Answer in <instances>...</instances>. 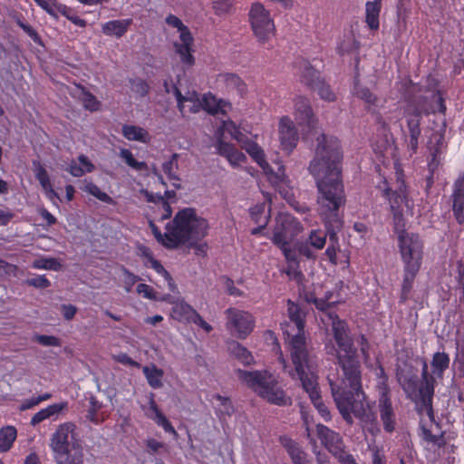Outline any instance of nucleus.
Returning <instances> with one entry per match:
<instances>
[{
	"label": "nucleus",
	"instance_id": "obj_55",
	"mask_svg": "<svg viewBox=\"0 0 464 464\" xmlns=\"http://www.w3.org/2000/svg\"><path fill=\"white\" fill-rule=\"evenodd\" d=\"M84 191L95 197L102 202L107 204H112L113 199L106 192L101 190V188L93 182H88L84 187Z\"/></svg>",
	"mask_w": 464,
	"mask_h": 464
},
{
	"label": "nucleus",
	"instance_id": "obj_15",
	"mask_svg": "<svg viewBox=\"0 0 464 464\" xmlns=\"http://www.w3.org/2000/svg\"><path fill=\"white\" fill-rule=\"evenodd\" d=\"M249 21L254 34L260 43L269 40L275 34L276 26L270 13L260 3H254L249 10Z\"/></svg>",
	"mask_w": 464,
	"mask_h": 464
},
{
	"label": "nucleus",
	"instance_id": "obj_2",
	"mask_svg": "<svg viewBox=\"0 0 464 464\" xmlns=\"http://www.w3.org/2000/svg\"><path fill=\"white\" fill-rule=\"evenodd\" d=\"M341 369L340 382H330L332 394L343 420L353 423L352 414L362 420L367 415L366 394L362 389V364L358 350L336 355Z\"/></svg>",
	"mask_w": 464,
	"mask_h": 464
},
{
	"label": "nucleus",
	"instance_id": "obj_50",
	"mask_svg": "<svg viewBox=\"0 0 464 464\" xmlns=\"http://www.w3.org/2000/svg\"><path fill=\"white\" fill-rule=\"evenodd\" d=\"M120 157L125 161V163L131 169L141 171L148 169L147 163L144 161H139L128 149H121Z\"/></svg>",
	"mask_w": 464,
	"mask_h": 464
},
{
	"label": "nucleus",
	"instance_id": "obj_58",
	"mask_svg": "<svg viewBox=\"0 0 464 464\" xmlns=\"http://www.w3.org/2000/svg\"><path fill=\"white\" fill-rule=\"evenodd\" d=\"M321 99L326 102H334L336 98L335 93L331 89V86L325 82L324 79L320 81V83L316 86L315 90Z\"/></svg>",
	"mask_w": 464,
	"mask_h": 464
},
{
	"label": "nucleus",
	"instance_id": "obj_49",
	"mask_svg": "<svg viewBox=\"0 0 464 464\" xmlns=\"http://www.w3.org/2000/svg\"><path fill=\"white\" fill-rule=\"evenodd\" d=\"M295 116H314L310 100L302 95L295 99Z\"/></svg>",
	"mask_w": 464,
	"mask_h": 464
},
{
	"label": "nucleus",
	"instance_id": "obj_40",
	"mask_svg": "<svg viewBox=\"0 0 464 464\" xmlns=\"http://www.w3.org/2000/svg\"><path fill=\"white\" fill-rule=\"evenodd\" d=\"M213 398L219 401V404L215 409V412L219 420L232 416L235 412V407L229 397L217 393L213 395Z\"/></svg>",
	"mask_w": 464,
	"mask_h": 464
},
{
	"label": "nucleus",
	"instance_id": "obj_59",
	"mask_svg": "<svg viewBox=\"0 0 464 464\" xmlns=\"http://www.w3.org/2000/svg\"><path fill=\"white\" fill-rule=\"evenodd\" d=\"M35 4L44 10L49 15L57 18L56 8L59 5L58 0H34Z\"/></svg>",
	"mask_w": 464,
	"mask_h": 464
},
{
	"label": "nucleus",
	"instance_id": "obj_17",
	"mask_svg": "<svg viewBox=\"0 0 464 464\" xmlns=\"http://www.w3.org/2000/svg\"><path fill=\"white\" fill-rule=\"evenodd\" d=\"M227 329L238 339H246L255 328V317L247 311L229 307L225 311Z\"/></svg>",
	"mask_w": 464,
	"mask_h": 464
},
{
	"label": "nucleus",
	"instance_id": "obj_12",
	"mask_svg": "<svg viewBox=\"0 0 464 464\" xmlns=\"http://www.w3.org/2000/svg\"><path fill=\"white\" fill-rule=\"evenodd\" d=\"M378 188L382 190V196L389 202L394 230L405 227L404 208L411 209L413 207L412 200L409 198L405 181L398 179L397 187L395 189H392L388 185L387 179L383 178Z\"/></svg>",
	"mask_w": 464,
	"mask_h": 464
},
{
	"label": "nucleus",
	"instance_id": "obj_26",
	"mask_svg": "<svg viewBox=\"0 0 464 464\" xmlns=\"http://www.w3.org/2000/svg\"><path fill=\"white\" fill-rule=\"evenodd\" d=\"M451 210L457 221L463 220L464 215V175H459L452 185L450 195Z\"/></svg>",
	"mask_w": 464,
	"mask_h": 464
},
{
	"label": "nucleus",
	"instance_id": "obj_48",
	"mask_svg": "<svg viewBox=\"0 0 464 464\" xmlns=\"http://www.w3.org/2000/svg\"><path fill=\"white\" fill-rule=\"evenodd\" d=\"M420 436L423 440H425L428 443H430L434 446H437L438 448L444 447L446 444L445 438L443 433L440 435H435L431 432L430 430L426 428L423 424L420 423Z\"/></svg>",
	"mask_w": 464,
	"mask_h": 464
},
{
	"label": "nucleus",
	"instance_id": "obj_44",
	"mask_svg": "<svg viewBox=\"0 0 464 464\" xmlns=\"http://www.w3.org/2000/svg\"><path fill=\"white\" fill-rule=\"evenodd\" d=\"M150 230L154 236V237L157 239V241L164 246L165 247L169 249H174L172 247V245H170L169 239L172 238V236L170 235L171 232V227L170 222H169L166 225V231L164 233H161L160 229L155 225V223L152 220H150L149 222Z\"/></svg>",
	"mask_w": 464,
	"mask_h": 464
},
{
	"label": "nucleus",
	"instance_id": "obj_34",
	"mask_svg": "<svg viewBox=\"0 0 464 464\" xmlns=\"http://www.w3.org/2000/svg\"><path fill=\"white\" fill-rule=\"evenodd\" d=\"M293 242H285L284 244L275 245L278 247L283 256L285 258V261L288 264V268L295 269L299 266L300 260L298 255V249L296 243L293 246Z\"/></svg>",
	"mask_w": 464,
	"mask_h": 464
},
{
	"label": "nucleus",
	"instance_id": "obj_46",
	"mask_svg": "<svg viewBox=\"0 0 464 464\" xmlns=\"http://www.w3.org/2000/svg\"><path fill=\"white\" fill-rule=\"evenodd\" d=\"M146 198L149 202H154V203H160L161 208H162V214L159 218L160 221H163L165 219H168L172 215V208L169 205V203L164 198L163 196L160 194L154 195L153 193L146 192Z\"/></svg>",
	"mask_w": 464,
	"mask_h": 464
},
{
	"label": "nucleus",
	"instance_id": "obj_62",
	"mask_svg": "<svg viewBox=\"0 0 464 464\" xmlns=\"http://www.w3.org/2000/svg\"><path fill=\"white\" fill-rule=\"evenodd\" d=\"M299 256H304L307 259H314L316 257L314 251L313 250L312 245L306 241L296 242Z\"/></svg>",
	"mask_w": 464,
	"mask_h": 464
},
{
	"label": "nucleus",
	"instance_id": "obj_38",
	"mask_svg": "<svg viewBox=\"0 0 464 464\" xmlns=\"http://www.w3.org/2000/svg\"><path fill=\"white\" fill-rule=\"evenodd\" d=\"M66 403H54L48 407L40 410L31 419V424L35 426L42 421L49 419L50 417L58 414L62 410L66 407Z\"/></svg>",
	"mask_w": 464,
	"mask_h": 464
},
{
	"label": "nucleus",
	"instance_id": "obj_60",
	"mask_svg": "<svg viewBox=\"0 0 464 464\" xmlns=\"http://www.w3.org/2000/svg\"><path fill=\"white\" fill-rule=\"evenodd\" d=\"M131 90L141 97L148 94L150 86L146 81L137 78L130 80Z\"/></svg>",
	"mask_w": 464,
	"mask_h": 464
},
{
	"label": "nucleus",
	"instance_id": "obj_41",
	"mask_svg": "<svg viewBox=\"0 0 464 464\" xmlns=\"http://www.w3.org/2000/svg\"><path fill=\"white\" fill-rule=\"evenodd\" d=\"M450 358L445 352H437L433 354L431 360L432 372L440 377L444 372L450 367Z\"/></svg>",
	"mask_w": 464,
	"mask_h": 464
},
{
	"label": "nucleus",
	"instance_id": "obj_61",
	"mask_svg": "<svg viewBox=\"0 0 464 464\" xmlns=\"http://www.w3.org/2000/svg\"><path fill=\"white\" fill-rule=\"evenodd\" d=\"M233 5V0H216L212 3V7L217 15L227 14Z\"/></svg>",
	"mask_w": 464,
	"mask_h": 464
},
{
	"label": "nucleus",
	"instance_id": "obj_23",
	"mask_svg": "<svg viewBox=\"0 0 464 464\" xmlns=\"http://www.w3.org/2000/svg\"><path fill=\"white\" fill-rule=\"evenodd\" d=\"M201 110L212 116L218 114L227 116L232 110V104L229 101L219 98L211 92H208L201 96Z\"/></svg>",
	"mask_w": 464,
	"mask_h": 464
},
{
	"label": "nucleus",
	"instance_id": "obj_20",
	"mask_svg": "<svg viewBox=\"0 0 464 464\" xmlns=\"http://www.w3.org/2000/svg\"><path fill=\"white\" fill-rule=\"evenodd\" d=\"M172 91L167 89L168 92H172L176 100L179 110L182 114L198 113L201 110V97L196 91H187L183 94L179 86L174 84L171 87Z\"/></svg>",
	"mask_w": 464,
	"mask_h": 464
},
{
	"label": "nucleus",
	"instance_id": "obj_16",
	"mask_svg": "<svg viewBox=\"0 0 464 464\" xmlns=\"http://www.w3.org/2000/svg\"><path fill=\"white\" fill-rule=\"evenodd\" d=\"M302 230L303 226L296 218L288 213H279L270 239L274 245L293 242Z\"/></svg>",
	"mask_w": 464,
	"mask_h": 464
},
{
	"label": "nucleus",
	"instance_id": "obj_4",
	"mask_svg": "<svg viewBox=\"0 0 464 464\" xmlns=\"http://www.w3.org/2000/svg\"><path fill=\"white\" fill-rule=\"evenodd\" d=\"M398 235V247L403 264L401 303H405L412 289L415 278L423 262L424 243L417 233L407 232L405 227L395 230Z\"/></svg>",
	"mask_w": 464,
	"mask_h": 464
},
{
	"label": "nucleus",
	"instance_id": "obj_43",
	"mask_svg": "<svg viewBox=\"0 0 464 464\" xmlns=\"http://www.w3.org/2000/svg\"><path fill=\"white\" fill-rule=\"evenodd\" d=\"M122 134L129 140H136L140 142H149L150 135L143 128L134 125H124L122 127Z\"/></svg>",
	"mask_w": 464,
	"mask_h": 464
},
{
	"label": "nucleus",
	"instance_id": "obj_32",
	"mask_svg": "<svg viewBox=\"0 0 464 464\" xmlns=\"http://www.w3.org/2000/svg\"><path fill=\"white\" fill-rule=\"evenodd\" d=\"M398 379L406 396L411 400L417 399L420 382L418 376L414 373H408L399 376Z\"/></svg>",
	"mask_w": 464,
	"mask_h": 464
},
{
	"label": "nucleus",
	"instance_id": "obj_35",
	"mask_svg": "<svg viewBox=\"0 0 464 464\" xmlns=\"http://www.w3.org/2000/svg\"><path fill=\"white\" fill-rule=\"evenodd\" d=\"M409 137L406 140L408 147L411 149V153L417 152L419 146V139L420 136V127L419 118H408L407 121Z\"/></svg>",
	"mask_w": 464,
	"mask_h": 464
},
{
	"label": "nucleus",
	"instance_id": "obj_29",
	"mask_svg": "<svg viewBox=\"0 0 464 464\" xmlns=\"http://www.w3.org/2000/svg\"><path fill=\"white\" fill-rule=\"evenodd\" d=\"M280 442L287 451L293 464H308L306 453L302 450L299 444L288 437H281Z\"/></svg>",
	"mask_w": 464,
	"mask_h": 464
},
{
	"label": "nucleus",
	"instance_id": "obj_13",
	"mask_svg": "<svg viewBox=\"0 0 464 464\" xmlns=\"http://www.w3.org/2000/svg\"><path fill=\"white\" fill-rule=\"evenodd\" d=\"M165 22L169 26L177 28L179 33V41L174 42L173 45L181 63L185 67H192L195 64L194 37L189 28L183 24L180 18L172 14L166 17Z\"/></svg>",
	"mask_w": 464,
	"mask_h": 464
},
{
	"label": "nucleus",
	"instance_id": "obj_3",
	"mask_svg": "<svg viewBox=\"0 0 464 464\" xmlns=\"http://www.w3.org/2000/svg\"><path fill=\"white\" fill-rule=\"evenodd\" d=\"M229 136L231 139L237 140L242 149H244L251 158L269 175L268 179L271 183L276 186L285 182V175L283 166L278 168V172H269V165L266 160L264 150L258 144L251 140L247 133L241 130L240 126H237L231 118L222 121V124L218 128L215 137V148L218 155L224 157L229 164L236 168L246 160V155L238 150L233 144L226 141Z\"/></svg>",
	"mask_w": 464,
	"mask_h": 464
},
{
	"label": "nucleus",
	"instance_id": "obj_53",
	"mask_svg": "<svg viewBox=\"0 0 464 464\" xmlns=\"http://www.w3.org/2000/svg\"><path fill=\"white\" fill-rule=\"evenodd\" d=\"M101 408L102 403L99 402L95 398L92 397L90 400V407L87 411L86 417L91 422L96 425L102 423L104 420V418L100 416L98 413Z\"/></svg>",
	"mask_w": 464,
	"mask_h": 464
},
{
	"label": "nucleus",
	"instance_id": "obj_37",
	"mask_svg": "<svg viewBox=\"0 0 464 464\" xmlns=\"http://www.w3.org/2000/svg\"><path fill=\"white\" fill-rule=\"evenodd\" d=\"M142 372L149 385L152 389H160L163 386L162 378L164 376V372L162 369L152 364L151 366H144L142 368Z\"/></svg>",
	"mask_w": 464,
	"mask_h": 464
},
{
	"label": "nucleus",
	"instance_id": "obj_6",
	"mask_svg": "<svg viewBox=\"0 0 464 464\" xmlns=\"http://www.w3.org/2000/svg\"><path fill=\"white\" fill-rule=\"evenodd\" d=\"M51 448L56 464H83L82 440L75 424H61L52 436Z\"/></svg>",
	"mask_w": 464,
	"mask_h": 464
},
{
	"label": "nucleus",
	"instance_id": "obj_25",
	"mask_svg": "<svg viewBox=\"0 0 464 464\" xmlns=\"http://www.w3.org/2000/svg\"><path fill=\"white\" fill-rule=\"evenodd\" d=\"M316 436L321 444L332 453L342 450L343 447L340 434L324 424L316 425Z\"/></svg>",
	"mask_w": 464,
	"mask_h": 464
},
{
	"label": "nucleus",
	"instance_id": "obj_42",
	"mask_svg": "<svg viewBox=\"0 0 464 464\" xmlns=\"http://www.w3.org/2000/svg\"><path fill=\"white\" fill-rule=\"evenodd\" d=\"M17 437L14 426H5L0 430V452H7L13 447Z\"/></svg>",
	"mask_w": 464,
	"mask_h": 464
},
{
	"label": "nucleus",
	"instance_id": "obj_36",
	"mask_svg": "<svg viewBox=\"0 0 464 464\" xmlns=\"http://www.w3.org/2000/svg\"><path fill=\"white\" fill-rule=\"evenodd\" d=\"M228 352L244 365H250L254 362L252 353L237 341L228 343Z\"/></svg>",
	"mask_w": 464,
	"mask_h": 464
},
{
	"label": "nucleus",
	"instance_id": "obj_28",
	"mask_svg": "<svg viewBox=\"0 0 464 464\" xmlns=\"http://www.w3.org/2000/svg\"><path fill=\"white\" fill-rule=\"evenodd\" d=\"M132 24L131 18L111 20L102 25V31L107 36L121 38L128 32Z\"/></svg>",
	"mask_w": 464,
	"mask_h": 464
},
{
	"label": "nucleus",
	"instance_id": "obj_64",
	"mask_svg": "<svg viewBox=\"0 0 464 464\" xmlns=\"http://www.w3.org/2000/svg\"><path fill=\"white\" fill-rule=\"evenodd\" d=\"M26 284L40 289H45L51 285L50 280L44 275L27 279Z\"/></svg>",
	"mask_w": 464,
	"mask_h": 464
},
{
	"label": "nucleus",
	"instance_id": "obj_19",
	"mask_svg": "<svg viewBox=\"0 0 464 464\" xmlns=\"http://www.w3.org/2000/svg\"><path fill=\"white\" fill-rule=\"evenodd\" d=\"M435 379L428 372V364L423 361L421 369V382L418 387V396L421 404L426 408L427 413L430 419H434L432 409V398L435 390Z\"/></svg>",
	"mask_w": 464,
	"mask_h": 464
},
{
	"label": "nucleus",
	"instance_id": "obj_30",
	"mask_svg": "<svg viewBox=\"0 0 464 464\" xmlns=\"http://www.w3.org/2000/svg\"><path fill=\"white\" fill-rule=\"evenodd\" d=\"M77 160L78 162L72 160L65 169L72 176L80 178L85 173H91L94 170L95 167L87 156L81 154Z\"/></svg>",
	"mask_w": 464,
	"mask_h": 464
},
{
	"label": "nucleus",
	"instance_id": "obj_51",
	"mask_svg": "<svg viewBox=\"0 0 464 464\" xmlns=\"http://www.w3.org/2000/svg\"><path fill=\"white\" fill-rule=\"evenodd\" d=\"M32 267L34 269L59 271L62 265L58 259L54 257H42L35 259L32 264Z\"/></svg>",
	"mask_w": 464,
	"mask_h": 464
},
{
	"label": "nucleus",
	"instance_id": "obj_8",
	"mask_svg": "<svg viewBox=\"0 0 464 464\" xmlns=\"http://www.w3.org/2000/svg\"><path fill=\"white\" fill-rule=\"evenodd\" d=\"M288 315L291 323L296 328V333L292 335L287 334V349L291 359V363L287 362V365L300 367L301 364H304L311 367L313 362L317 361V357L307 346L304 335V314L301 308L291 300H288Z\"/></svg>",
	"mask_w": 464,
	"mask_h": 464
},
{
	"label": "nucleus",
	"instance_id": "obj_22",
	"mask_svg": "<svg viewBox=\"0 0 464 464\" xmlns=\"http://www.w3.org/2000/svg\"><path fill=\"white\" fill-rule=\"evenodd\" d=\"M217 88L227 93L236 92L238 96L243 97L247 92L246 83L243 79L233 72H221L216 77Z\"/></svg>",
	"mask_w": 464,
	"mask_h": 464
},
{
	"label": "nucleus",
	"instance_id": "obj_5",
	"mask_svg": "<svg viewBox=\"0 0 464 464\" xmlns=\"http://www.w3.org/2000/svg\"><path fill=\"white\" fill-rule=\"evenodd\" d=\"M170 227L172 238L169 241L173 248L182 245L195 246L208 235L209 227L208 220L192 208L179 210L170 221Z\"/></svg>",
	"mask_w": 464,
	"mask_h": 464
},
{
	"label": "nucleus",
	"instance_id": "obj_14",
	"mask_svg": "<svg viewBox=\"0 0 464 464\" xmlns=\"http://www.w3.org/2000/svg\"><path fill=\"white\" fill-rule=\"evenodd\" d=\"M380 378L382 379L379 384L380 397L378 400V409L380 412V419L385 432L392 433L396 430V414L392 406V398L390 395V389L387 384V376L383 367L380 364Z\"/></svg>",
	"mask_w": 464,
	"mask_h": 464
},
{
	"label": "nucleus",
	"instance_id": "obj_33",
	"mask_svg": "<svg viewBox=\"0 0 464 464\" xmlns=\"http://www.w3.org/2000/svg\"><path fill=\"white\" fill-rule=\"evenodd\" d=\"M379 132L380 129L378 128L377 132L371 142L373 151L380 157L382 156L383 151H385L392 144V137L384 125H382V138L381 140L379 139Z\"/></svg>",
	"mask_w": 464,
	"mask_h": 464
},
{
	"label": "nucleus",
	"instance_id": "obj_7",
	"mask_svg": "<svg viewBox=\"0 0 464 464\" xmlns=\"http://www.w3.org/2000/svg\"><path fill=\"white\" fill-rule=\"evenodd\" d=\"M237 375L240 382L267 402L278 406H285L291 403V399L286 396L277 378L269 371L238 369Z\"/></svg>",
	"mask_w": 464,
	"mask_h": 464
},
{
	"label": "nucleus",
	"instance_id": "obj_11",
	"mask_svg": "<svg viewBox=\"0 0 464 464\" xmlns=\"http://www.w3.org/2000/svg\"><path fill=\"white\" fill-rule=\"evenodd\" d=\"M405 99L415 108L414 116H420L422 113L428 116L446 112L445 100L440 91L422 88L411 80L406 82Z\"/></svg>",
	"mask_w": 464,
	"mask_h": 464
},
{
	"label": "nucleus",
	"instance_id": "obj_31",
	"mask_svg": "<svg viewBox=\"0 0 464 464\" xmlns=\"http://www.w3.org/2000/svg\"><path fill=\"white\" fill-rule=\"evenodd\" d=\"M381 0L367 2L365 6V22L371 30L376 31L380 27Z\"/></svg>",
	"mask_w": 464,
	"mask_h": 464
},
{
	"label": "nucleus",
	"instance_id": "obj_24",
	"mask_svg": "<svg viewBox=\"0 0 464 464\" xmlns=\"http://www.w3.org/2000/svg\"><path fill=\"white\" fill-rule=\"evenodd\" d=\"M279 138L282 149L288 153L296 147L299 136L290 118H281L279 122Z\"/></svg>",
	"mask_w": 464,
	"mask_h": 464
},
{
	"label": "nucleus",
	"instance_id": "obj_27",
	"mask_svg": "<svg viewBox=\"0 0 464 464\" xmlns=\"http://www.w3.org/2000/svg\"><path fill=\"white\" fill-rule=\"evenodd\" d=\"M34 166L35 167V179L39 181L46 198L53 203H55V199L60 200V197L53 189L49 175L44 167L40 162H34Z\"/></svg>",
	"mask_w": 464,
	"mask_h": 464
},
{
	"label": "nucleus",
	"instance_id": "obj_57",
	"mask_svg": "<svg viewBox=\"0 0 464 464\" xmlns=\"http://www.w3.org/2000/svg\"><path fill=\"white\" fill-rule=\"evenodd\" d=\"M147 416L153 420L158 426L162 427L167 433L172 434L175 437L178 436L175 428L162 412L159 413L157 416H152V414L148 413Z\"/></svg>",
	"mask_w": 464,
	"mask_h": 464
},
{
	"label": "nucleus",
	"instance_id": "obj_63",
	"mask_svg": "<svg viewBox=\"0 0 464 464\" xmlns=\"http://www.w3.org/2000/svg\"><path fill=\"white\" fill-rule=\"evenodd\" d=\"M123 274V282L126 292H130L132 286L140 280V277L128 270L125 267H122Z\"/></svg>",
	"mask_w": 464,
	"mask_h": 464
},
{
	"label": "nucleus",
	"instance_id": "obj_45",
	"mask_svg": "<svg viewBox=\"0 0 464 464\" xmlns=\"http://www.w3.org/2000/svg\"><path fill=\"white\" fill-rule=\"evenodd\" d=\"M353 94L359 99L362 100L368 105L376 104V95L372 93L369 88L361 85L357 79L354 80Z\"/></svg>",
	"mask_w": 464,
	"mask_h": 464
},
{
	"label": "nucleus",
	"instance_id": "obj_54",
	"mask_svg": "<svg viewBox=\"0 0 464 464\" xmlns=\"http://www.w3.org/2000/svg\"><path fill=\"white\" fill-rule=\"evenodd\" d=\"M178 158L179 155L177 153H174L171 155L169 160L165 161L162 164V170L168 176L169 180H180L174 171V169H178Z\"/></svg>",
	"mask_w": 464,
	"mask_h": 464
},
{
	"label": "nucleus",
	"instance_id": "obj_10",
	"mask_svg": "<svg viewBox=\"0 0 464 464\" xmlns=\"http://www.w3.org/2000/svg\"><path fill=\"white\" fill-rule=\"evenodd\" d=\"M278 361L282 364L284 371L286 372L293 380H299L301 382L303 389L309 395V398L321 417L326 421L330 420L331 413L327 406L322 401L317 383V376L315 374L317 361H314L311 367L305 366L304 364H301L300 367H292L287 365V362L282 353H280Z\"/></svg>",
	"mask_w": 464,
	"mask_h": 464
},
{
	"label": "nucleus",
	"instance_id": "obj_9",
	"mask_svg": "<svg viewBox=\"0 0 464 464\" xmlns=\"http://www.w3.org/2000/svg\"><path fill=\"white\" fill-rule=\"evenodd\" d=\"M332 295L331 292H327L324 298H318L311 294L307 301L314 304L316 309L324 312L331 321L332 332L335 342V346L333 347V350L336 356L356 351L357 348L354 346L353 339L350 335V328L347 322L331 311L333 304L335 303L330 301Z\"/></svg>",
	"mask_w": 464,
	"mask_h": 464
},
{
	"label": "nucleus",
	"instance_id": "obj_52",
	"mask_svg": "<svg viewBox=\"0 0 464 464\" xmlns=\"http://www.w3.org/2000/svg\"><path fill=\"white\" fill-rule=\"evenodd\" d=\"M303 121L298 122L299 126L302 128V135L304 139H309L310 137L315 136L318 134V130L316 127L317 118H301Z\"/></svg>",
	"mask_w": 464,
	"mask_h": 464
},
{
	"label": "nucleus",
	"instance_id": "obj_39",
	"mask_svg": "<svg viewBox=\"0 0 464 464\" xmlns=\"http://www.w3.org/2000/svg\"><path fill=\"white\" fill-rule=\"evenodd\" d=\"M325 231L322 229H313L307 238V241L312 246L317 250L324 247L327 237L330 238V226L324 222Z\"/></svg>",
	"mask_w": 464,
	"mask_h": 464
},
{
	"label": "nucleus",
	"instance_id": "obj_18",
	"mask_svg": "<svg viewBox=\"0 0 464 464\" xmlns=\"http://www.w3.org/2000/svg\"><path fill=\"white\" fill-rule=\"evenodd\" d=\"M172 317L180 323H193L201 327L206 333H210L213 330L212 326L185 301H178L174 304Z\"/></svg>",
	"mask_w": 464,
	"mask_h": 464
},
{
	"label": "nucleus",
	"instance_id": "obj_47",
	"mask_svg": "<svg viewBox=\"0 0 464 464\" xmlns=\"http://www.w3.org/2000/svg\"><path fill=\"white\" fill-rule=\"evenodd\" d=\"M79 88L82 91L81 100L83 107L91 112L99 111L102 105L101 102L85 87L79 85Z\"/></svg>",
	"mask_w": 464,
	"mask_h": 464
},
{
	"label": "nucleus",
	"instance_id": "obj_21",
	"mask_svg": "<svg viewBox=\"0 0 464 464\" xmlns=\"http://www.w3.org/2000/svg\"><path fill=\"white\" fill-rule=\"evenodd\" d=\"M294 66L296 69L295 75L298 77L300 83L310 91L315 90L323 79L320 72L314 69L307 60L303 58L297 59Z\"/></svg>",
	"mask_w": 464,
	"mask_h": 464
},
{
	"label": "nucleus",
	"instance_id": "obj_1",
	"mask_svg": "<svg viewBox=\"0 0 464 464\" xmlns=\"http://www.w3.org/2000/svg\"><path fill=\"white\" fill-rule=\"evenodd\" d=\"M316 140L315 155L310 162L309 171L318 189L319 215L330 226V241L324 254L329 262L336 266L337 252L340 251L337 231L343 226L339 209L346 202L342 177L343 151L340 140L334 136L320 133Z\"/></svg>",
	"mask_w": 464,
	"mask_h": 464
},
{
	"label": "nucleus",
	"instance_id": "obj_56",
	"mask_svg": "<svg viewBox=\"0 0 464 464\" xmlns=\"http://www.w3.org/2000/svg\"><path fill=\"white\" fill-rule=\"evenodd\" d=\"M249 214L251 219L255 223H258L264 219L269 220V212H266V203L256 204L254 207L250 208Z\"/></svg>",
	"mask_w": 464,
	"mask_h": 464
}]
</instances>
